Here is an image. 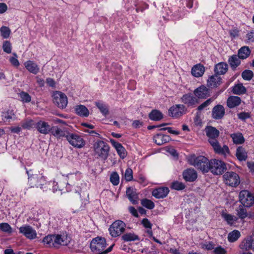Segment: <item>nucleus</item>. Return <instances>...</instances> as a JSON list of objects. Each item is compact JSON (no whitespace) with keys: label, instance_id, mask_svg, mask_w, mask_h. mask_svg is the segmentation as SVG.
<instances>
[{"label":"nucleus","instance_id":"obj_1","mask_svg":"<svg viewBox=\"0 0 254 254\" xmlns=\"http://www.w3.org/2000/svg\"><path fill=\"white\" fill-rule=\"evenodd\" d=\"M206 135L208 137V141L213 147L215 152L218 154L227 156L230 154L229 147L227 145H224L222 147L217 141V138L220 132L215 127L212 126L207 127L205 128Z\"/></svg>","mask_w":254,"mask_h":254},{"label":"nucleus","instance_id":"obj_2","mask_svg":"<svg viewBox=\"0 0 254 254\" xmlns=\"http://www.w3.org/2000/svg\"><path fill=\"white\" fill-rule=\"evenodd\" d=\"M210 163V160L204 156L200 155L196 157L195 155L191 154V165L203 173L209 171Z\"/></svg>","mask_w":254,"mask_h":254},{"label":"nucleus","instance_id":"obj_3","mask_svg":"<svg viewBox=\"0 0 254 254\" xmlns=\"http://www.w3.org/2000/svg\"><path fill=\"white\" fill-rule=\"evenodd\" d=\"M94 151L96 155L103 160H106L110 150L109 145L102 140H98L93 144Z\"/></svg>","mask_w":254,"mask_h":254},{"label":"nucleus","instance_id":"obj_4","mask_svg":"<svg viewBox=\"0 0 254 254\" xmlns=\"http://www.w3.org/2000/svg\"><path fill=\"white\" fill-rule=\"evenodd\" d=\"M31 171L26 170L28 175V183L31 188L36 187L42 188V186L45 184V179L43 176L40 174L30 173Z\"/></svg>","mask_w":254,"mask_h":254},{"label":"nucleus","instance_id":"obj_5","mask_svg":"<svg viewBox=\"0 0 254 254\" xmlns=\"http://www.w3.org/2000/svg\"><path fill=\"white\" fill-rule=\"evenodd\" d=\"M126 227V224L124 222L120 220H116L109 227L110 234L114 238L119 237L125 232Z\"/></svg>","mask_w":254,"mask_h":254},{"label":"nucleus","instance_id":"obj_6","mask_svg":"<svg viewBox=\"0 0 254 254\" xmlns=\"http://www.w3.org/2000/svg\"><path fill=\"white\" fill-rule=\"evenodd\" d=\"M209 171L214 175L222 174L226 170V164L221 160L212 159L210 160Z\"/></svg>","mask_w":254,"mask_h":254},{"label":"nucleus","instance_id":"obj_7","mask_svg":"<svg viewBox=\"0 0 254 254\" xmlns=\"http://www.w3.org/2000/svg\"><path fill=\"white\" fill-rule=\"evenodd\" d=\"M54 103L59 108L64 109L67 104V98L65 94L60 91H56L53 94Z\"/></svg>","mask_w":254,"mask_h":254},{"label":"nucleus","instance_id":"obj_8","mask_svg":"<svg viewBox=\"0 0 254 254\" xmlns=\"http://www.w3.org/2000/svg\"><path fill=\"white\" fill-rule=\"evenodd\" d=\"M106 247V241L105 238L97 237L92 240L90 243V248L95 254L100 253L104 250Z\"/></svg>","mask_w":254,"mask_h":254},{"label":"nucleus","instance_id":"obj_9","mask_svg":"<svg viewBox=\"0 0 254 254\" xmlns=\"http://www.w3.org/2000/svg\"><path fill=\"white\" fill-rule=\"evenodd\" d=\"M66 140L72 146L80 148L85 145V141L79 135L76 133H70L67 134Z\"/></svg>","mask_w":254,"mask_h":254},{"label":"nucleus","instance_id":"obj_10","mask_svg":"<svg viewBox=\"0 0 254 254\" xmlns=\"http://www.w3.org/2000/svg\"><path fill=\"white\" fill-rule=\"evenodd\" d=\"M239 201L246 207H250L254 204V196L249 191L243 190L239 193Z\"/></svg>","mask_w":254,"mask_h":254},{"label":"nucleus","instance_id":"obj_11","mask_svg":"<svg viewBox=\"0 0 254 254\" xmlns=\"http://www.w3.org/2000/svg\"><path fill=\"white\" fill-rule=\"evenodd\" d=\"M223 178L225 183L230 186L236 187L240 183L239 175L233 172H226L223 175Z\"/></svg>","mask_w":254,"mask_h":254},{"label":"nucleus","instance_id":"obj_12","mask_svg":"<svg viewBox=\"0 0 254 254\" xmlns=\"http://www.w3.org/2000/svg\"><path fill=\"white\" fill-rule=\"evenodd\" d=\"M185 107L183 105L177 104L170 108L168 115L172 118H178L185 114Z\"/></svg>","mask_w":254,"mask_h":254},{"label":"nucleus","instance_id":"obj_13","mask_svg":"<svg viewBox=\"0 0 254 254\" xmlns=\"http://www.w3.org/2000/svg\"><path fill=\"white\" fill-rule=\"evenodd\" d=\"M51 134L57 138L61 139L64 137L66 138L69 131L66 127L61 128L58 126H52Z\"/></svg>","mask_w":254,"mask_h":254},{"label":"nucleus","instance_id":"obj_14","mask_svg":"<svg viewBox=\"0 0 254 254\" xmlns=\"http://www.w3.org/2000/svg\"><path fill=\"white\" fill-rule=\"evenodd\" d=\"M35 127L40 133L44 134L51 133L52 128V127H51L48 123L41 120L36 124Z\"/></svg>","mask_w":254,"mask_h":254},{"label":"nucleus","instance_id":"obj_15","mask_svg":"<svg viewBox=\"0 0 254 254\" xmlns=\"http://www.w3.org/2000/svg\"><path fill=\"white\" fill-rule=\"evenodd\" d=\"M19 232L23 234L26 237L30 239H33L36 237V231L28 225H25L19 228Z\"/></svg>","mask_w":254,"mask_h":254},{"label":"nucleus","instance_id":"obj_16","mask_svg":"<svg viewBox=\"0 0 254 254\" xmlns=\"http://www.w3.org/2000/svg\"><path fill=\"white\" fill-rule=\"evenodd\" d=\"M225 109L221 105H217L214 107L212 110V117L215 120L221 119L225 115Z\"/></svg>","mask_w":254,"mask_h":254},{"label":"nucleus","instance_id":"obj_17","mask_svg":"<svg viewBox=\"0 0 254 254\" xmlns=\"http://www.w3.org/2000/svg\"><path fill=\"white\" fill-rule=\"evenodd\" d=\"M240 249L246 251L252 250L254 252V238L247 237L240 245Z\"/></svg>","mask_w":254,"mask_h":254},{"label":"nucleus","instance_id":"obj_18","mask_svg":"<svg viewBox=\"0 0 254 254\" xmlns=\"http://www.w3.org/2000/svg\"><path fill=\"white\" fill-rule=\"evenodd\" d=\"M26 69L30 73L37 74L40 71L38 64L33 61H27L24 63Z\"/></svg>","mask_w":254,"mask_h":254},{"label":"nucleus","instance_id":"obj_19","mask_svg":"<svg viewBox=\"0 0 254 254\" xmlns=\"http://www.w3.org/2000/svg\"><path fill=\"white\" fill-rule=\"evenodd\" d=\"M169 192V189L166 187L159 188L153 190L152 194L156 198L165 197Z\"/></svg>","mask_w":254,"mask_h":254},{"label":"nucleus","instance_id":"obj_20","mask_svg":"<svg viewBox=\"0 0 254 254\" xmlns=\"http://www.w3.org/2000/svg\"><path fill=\"white\" fill-rule=\"evenodd\" d=\"M222 79L220 76L217 74L211 76L207 80V85L211 88H214L218 86L221 83Z\"/></svg>","mask_w":254,"mask_h":254},{"label":"nucleus","instance_id":"obj_21","mask_svg":"<svg viewBox=\"0 0 254 254\" xmlns=\"http://www.w3.org/2000/svg\"><path fill=\"white\" fill-rule=\"evenodd\" d=\"M126 194L128 199L133 204L137 203L138 194L136 190L132 188L129 187L127 189Z\"/></svg>","mask_w":254,"mask_h":254},{"label":"nucleus","instance_id":"obj_22","mask_svg":"<svg viewBox=\"0 0 254 254\" xmlns=\"http://www.w3.org/2000/svg\"><path fill=\"white\" fill-rule=\"evenodd\" d=\"M204 71L205 67L201 64H196L191 68V74L196 77L202 76Z\"/></svg>","mask_w":254,"mask_h":254},{"label":"nucleus","instance_id":"obj_23","mask_svg":"<svg viewBox=\"0 0 254 254\" xmlns=\"http://www.w3.org/2000/svg\"><path fill=\"white\" fill-rule=\"evenodd\" d=\"M170 137L169 135L158 133L154 136V141L158 145H161L169 142Z\"/></svg>","mask_w":254,"mask_h":254},{"label":"nucleus","instance_id":"obj_24","mask_svg":"<svg viewBox=\"0 0 254 254\" xmlns=\"http://www.w3.org/2000/svg\"><path fill=\"white\" fill-rule=\"evenodd\" d=\"M194 94L198 98H206L209 96L208 90L204 86L196 89L194 91Z\"/></svg>","mask_w":254,"mask_h":254},{"label":"nucleus","instance_id":"obj_25","mask_svg":"<svg viewBox=\"0 0 254 254\" xmlns=\"http://www.w3.org/2000/svg\"><path fill=\"white\" fill-rule=\"evenodd\" d=\"M241 103V99L238 96H232L229 97L227 101V105L230 108H233L239 106Z\"/></svg>","mask_w":254,"mask_h":254},{"label":"nucleus","instance_id":"obj_26","mask_svg":"<svg viewBox=\"0 0 254 254\" xmlns=\"http://www.w3.org/2000/svg\"><path fill=\"white\" fill-rule=\"evenodd\" d=\"M74 110L76 114L81 116L87 117L89 115V111L84 105H78L74 107Z\"/></svg>","mask_w":254,"mask_h":254},{"label":"nucleus","instance_id":"obj_27","mask_svg":"<svg viewBox=\"0 0 254 254\" xmlns=\"http://www.w3.org/2000/svg\"><path fill=\"white\" fill-rule=\"evenodd\" d=\"M228 70V65L224 63H220L215 66L214 71L215 74L220 75L225 74Z\"/></svg>","mask_w":254,"mask_h":254},{"label":"nucleus","instance_id":"obj_28","mask_svg":"<svg viewBox=\"0 0 254 254\" xmlns=\"http://www.w3.org/2000/svg\"><path fill=\"white\" fill-rule=\"evenodd\" d=\"M57 247L59 246H66L70 242V238L66 235H57Z\"/></svg>","mask_w":254,"mask_h":254},{"label":"nucleus","instance_id":"obj_29","mask_svg":"<svg viewBox=\"0 0 254 254\" xmlns=\"http://www.w3.org/2000/svg\"><path fill=\"white\" fill-rule=\"evenodd\" d=\"M251 54V50L247 46H244L241 48L238 51V57L241 59H247Z\"/></svg>","mask_w":254,"mask_h":254},{"label":"nucleus","instance_id":"obj_30","mask_svg":"<svg viewBox=\"0 0 254 254\" xmlns=\"http://www.w3.org/2000/svg\"><path fill=\"white\" fill-rule=\"evenodd\" d=\"M121 239L125 242L134 241L139 240V237L133 233H127L122 236Z\"/></svg>","mask_w":254,"mask_h":254},{"label":"nucleus","instance_id":"obj_31","mask_svg":"<svg viewBox=\"0 0 254 254\" xmlns=\"http://www.w3.org/2000/svg\"><path fill=\"white\" fill-rule=\"evenodd\" d=\"M163 117L162 113L157 110H153L149 114V119L152 121H160Z\"/></svg>","mask_w":254,"mask_h":254},{"label":"nucleus","instance_id":"obj_32","mask_svg":"<svg viewBox=\"0 0 254 254\" xmlns=\"http://www.w3.org/2000/svg\"><path fill=\"white\" fill-rule=\"evenodd\" d=\"M240 59V58L236 55H234L229 58L228 62L232 68H236L240 65L241 63Z\"/></svg>","mask_w":254,"mask_h":254},{"label":"nucleus","instance_id":"obj_33","mask_svg":"<svg viewBox=\"0 0 254 254\" xmlns=\"http://www.w3.org/2000/svg\"><path fill=\"white\" fill-rule=\"evenodd\" d=\"M236 155L240 161H245L247 158V153L242 147H239L237 148Z\"/></svg>","mask_w":254,"mask_h":254},{"label":"nucleus","instance_id":"obj_34","mask_svg":"<svg viewBox=\"0 0 254 254\" xmlns=\"http://www.w3.org/2000/svg\"><path fill=\"white\" fill-rule=\"evenodd\" d=\"M2 120L4 122L9 121L10 120H14L16 119L15 112L12 110H8L2 115Z\"/></svg>","mask_w":254,"mask_h":254},{"label":"nucleus","instance_id":"obj_35","mask_svg":"<svg viewBox=\"0 0 254 254\" xmlns=\"http://www.w3.org/2000/svg\"><path fill=\"white\" fill-rule=\"evenodd\" d=\"M21 127L25 129H30L34 125V121L30 119H27L20 123Z\"/></svg>","mask_w":254,"mask_h":254},{"label":"nucleus","instance_id":"obj_36","mask_svg":"<svg viewBox=\"0 0 254 254\" xmlns=\"http://www.w3.org/2000/svg\"><path fill=\"white\" fill-rule=\"evenodd\" d=\"M240 236V232L235 230L228 234V240L230 242H234L238 239Z\"/></svg>","mask_w":254,"mask_h":254},{"label":"nucleus","instance_id":"obj_37","mask_svg":"<svg viewBox=\"0 0 254 254\" xmlns=\"http://www.w3.org/2000/svg\"><path fill=\"white\" fill-rule=\"evenodd\" d=\"M233 92L236 94H243L246 92V89L242 84H238L233 87Z\"/></svg>","mask_w":254,"mask_h":254},{"label":"nucleus","instance_id":"obj_38","mask_svg":"<svg viewBox=\"0 0 254 254\" xmlns=\"http://www.w3.org/2000/svg\"><path fill=\"white\" fill-rule=\"evenodd\" d=\"M243 205H240L236 209L237 215L241 219H244L248 216L247 209Z\"/></svg>","mask_w":254,"mask_h":254},{"label":"nucleus","instance_id":"obj_39","mask_svg":"<svg viewBox=\"0 0 254 254\" xmlns=\"http://www.w3.org/2000/svg\"><path fill=\"white\" fill-rule=\"evenodd\" d=\"M222 216L229 224L231 225L233 224L237 220V218L235 216L224 212L222 213Z\"/></svg>","mask_w":254,"mask_h":254},{"label":"nucleus","instance_id":"obj_40","mask_svg":"<svg viewBox=\"0 0 254 254\" xmlns=\"http://www.w3.org/2000/svg\"><path fill=\"white\" fill-rule=\"evenodd\" d=\"M234 143L237 144H242L244 141V138L241 133H234L231 135Z\"/></svg>","mask_w":254,"mask_h":254},{"label":"nucleus","instance_id":"obj_41","mask_svg":"<svg viewBox=\"0 0 254 254\" xmlns=\"http://www.w3.org/2000/svg\"><path fill=\"white\" fill-rule=\"evenodd\" d=\"M170 188L177 190H181L185 188V185L182 182L176 181L171 183Z\"/></svg>","mask_w":254,"mask_h":254},{"label":"nucleus","instance_id":"obj_42","mask_svg":"<svg viewBox=\"0 0 254 254\" xmlns=\"http://www.w3.org/2000/svg\"><path fill=\"white\" fill-rule=\"evenodd\" d=\"M141 204L142 206L149 209H152L155 206L154 203L153 201L146 198L142 199L141 201Z\"/></svg>","mask_w":254,"mask_h":254},{"label":"nucleus","instance_id":"obj_43","mask_svg":"<svg viewBox=\"0 0 254 254\" xmlns=\"http://www.w3.org/2000/svg\"><path fill=\"white\" fill-rule=\"evenodd\" d=\"M120 181V177L116 172H113L110 176V181L114 186H117L119 184Z\"/></svg>","mask_w":254,"mask_h":254},{"label":"nucleus","instance_id":"obj_44","mask_svg":"<svg viewBox=\"0 0 254 254\" xmlns=\"http://www.w3.org/2000/svg\"><path fill=\"white\" fill-rule=\"evenodd\" d=\"M254 74L252 70H245L242 73V76L244 80H250L252 79Z\"/></svg>","mask_w":254,"mask_h":254},{"label":"nucleus","instance_id":"obj_45","mask_svg":"<svg viewBox=\"0 0 254 254\" xmlns=\"http://www.w3.org/2000/svg\"><path fill=\"white\" fill-rule=\"evenodd\" d=\"M0 31L1 33V36L3 38H7L10 35V30L9 28L6 26H2L0 28Z\"/></svg>","mask_w":254,"mask_h":254},{"label":"nucleus","instance_id":"obj_46","mask_svg":"<svg viewBox=\"0 0 254 254\" xmlns=\"http://www.w3.org/2000/svg\"><path fill=\"white\" fill-rule=\"evenodd\" d=\"M0 230L2 232L10 233L12 232L11 226L7 223L0 224Z\"/></svg>","mask_w":254,"mask_h":254},{"label":"nucleus","instance_id":"obj_47","mask_svg":"<svg viewBox=\"0 0 254 254\" xmlns=\"http://www.w3.org/2000/svg\"><path fill=\"white\" fill-rule=\"evenodd\" d=\"M21 101L23 102L28 103L31 101L30 96L26 92H21L19 93Z\"/></svg>","mask_w":254,"mask_h":254},{"label":"nucleus","instance_id":"obj_48","mask_svg":"<svg viewBox=\"0 0 254 254\" xmlns=\"http://www.w3.org/2000/svg\"><path fill=\"white\" fill-rule=\"evenodd\" d=\"M125 178L127 181H131L133 179V172L131 168L126 169L125 173Z\"/></svg>","mask_w":254,"mask_h":254},{"label":"nucleus","instance_id":"obj_49","mask_svg":"<svg viewBox=\"0 0 254 254\" xmlns=\"http://www.w3.org/2000/svg\"><path fill=\"white\" fill-rule=\"evenodd\" d=\"M213 101V99L212 98H209L206 100L204 102L201 104L197 107V110L198 112L201 111L205 108L208 106Z\"/></svg>","mask_w":254,"mask_h":254},{"label":"nucleus","instance_id":"obj_50","mask_svg":"<svg viewBox=\"0 0 254 254\" xmlns=\"http://www.w3.org/2000/svg\"><path fill=\"white\" fill-rule=\"evenodd\" d=\"M3 51L6 53L9 54L11 52V45L8 41H5L2 45Z\"/></svg>","mask_w":254,"mask_h":254},{"label":"nucleus","instance_id":"obj_51","mask_svg":"<svg viewBox=\"0 0 254 254\" xmlns=\"http://www.w3.org/2000/svg\"><path fill=\"white\" fill-rule=\"evenodd\" d=\"M96 106L104 115H107V114H108V110L105 105L102 103H97Z\"/></svg>","mask_w":254,"mask_h":254},{"label":"nucleus","instance_id":"obj_52","mask_svg":"<svg viewBox=\"0 0 254 254\" xmlns=\"http://www.w3.org/2000/svg\"><path fill=\"white\" fill-rule=\"evenodd\" d=\"M183 179L187 182L190 181V169H187L183 172Z\"/></svg>","mask_w":254,"mask_h":254},{"label":"nucleus","instance_id":"obj_53","mask_svg":"<svg viewBox=\"0 0 254 254\" xmlns=\"http://www.w3.org/2000/svg\"><path fill=\"white\" fill-rule=\"evenodd\" d=\"M116 150L121 158L123 159L126 156V149L122 145L118 148Z\"/></svg>","mask_w":254,"mask_h":254},{"label":"nucleus","instance_id":"obj_54","mask_svg":"<svg viewBox=\"0 0 254 254\" xmlns=\"http://www.w3.org/2000/svg\"><path fill=\"white\" fill-rule=\"evenodd\" d=\"M201 114L199 112H197L196 115L194 119V122L195 126L198 127H201L202 122L200 119Z\"/></svg>","mask_w":254,"mask_h":254},{"label":"nucleus","instance_id":"obj_55","mask_svg":"<svg viewBox=\"0 0 254 254\" xmlns=\"http://www.w3.org/2000/svg\"><path fill=\"white\" fill-rule=\"evenodd\" d=\"M246 42L250 43L254 42V31H251L246 35Z\"/></svg>","mask_w":254,"mask_h":254},{"label":"nucleus","instance_id":"obj_56","mask_svg":"<svg viewBox=\"0 0 254 254\" xmlns=\"http://www.w3.org/2000/svg\"><path fill=\"white\" fill-rule=\"evenodd\" d=\"M13 55L15 56V57H11L9 59V61L10 63L16 67H17L19 65V63L17 59V55L15 53H13Z\"/></svg>","mask_w":254,"mask_h":254},{"label":"nucleus","instance_id":"obj_57","mask_svg":"<svg viewBox=\"0 0 254 254\" xmlns=\"http://www.w3.org/2000/svg\"><path fill=\"white\" fill-rule=\"evenodd\" d=\"M182 102L186 104L190 105V94H187L184 95L181 98Z\"/></svg>","mask_w":254,"mask_h":254},{"label":"nucleus","instance_id":"obj_58","mask_svg":"<svg viewBox=\"0 0 254 254\" xmlns=\"http://www.w3.org/2000/svg\"><path fill=\"white\" fill-rule=\"evenodd\" d=\"M141 223L145 228L151 229L152 225L148 219H143Z\"/></svg>","mask_w":254,"mask_h":254},{"label":"nucleus","instance_id":"obj_59","mask_svg":"<svg viewBox=\"0 0 254 254\" xmlns=\"http://www.w3.org/2000/svg\"><path fill=\"white\" fill-rule=\"evenodd\" d=\"M239 119L244 121L247 119L250 118V115L249 113L242 112L238 114Z\"/></svg>","mask_w":254,"mask_h":254},{"label":"nucleus","instance_id":"obj_60","mask_svg":"<svg viewBox=\"0 0 254 254\" xmlns=\"http://www.w3.org/2000/svg\"><path fill=\"white\" fill-rule=\"evenodd\" d=\"M214 252L215 253V254H226L227 251L226 250L221 247V246L216 247L214 250Z\"/></svg>","mask_w":254,"mask_h":254},{"label":"nucleus","instance_id":"obj_61","mask_svg":"<svg viewBox=\"0 0 254 254\" xmlns=\"http://www.w3.org/2000/svg\"><path fill=\"white\" fill-rule=\"evenodd\" d=\"M51 240H52V235H48L44 237L43 242L44 244L48 245L49 247H51Z\"/></svg>","mask_w":254,"mask_h":254},{"label":"nucleus","instance_id":"obj_62","mask_svg":"<svg viewBox=\"0 0 254 254\" xmlns=\"http://www.w3.org/2000/svg\"><path fill=\"white\" fill-rule=\"evenodd\" d=\"M22 127L19 126L17 127H9V130L11 132L16 133H19L21 131Z\"/></svg>","mask_w":254,"mask_h":254},{"label":"nucleus","instance_id":"obj_63","mask_svg":"<svg viewBox=\"0 0 254 254\" xmlns=\"http://www.w3.org/2000/svg\"><path fill=\"white\" fill-rule=\"evenodd\" d=\"M239 31L237 29H234L229 31L230 36L233 38L239 36Z\"/></svg>","mask_w":254,"mask_h":254},{"label":"nucleus","instance_id":"obj_64","mask_svg":"<svg viewBox=\"0 0 254 254\" xmlns=\"http://www.w3.org/2000/svg\"><path fill=\"white\" fill-rule=\"evenodd\" d=\"M3 254H24L21 252H18L14 253L13 250L11 249H7L4 250Z\"/></svg>","mask_w":254,"mask_h":254}]
</instances>
